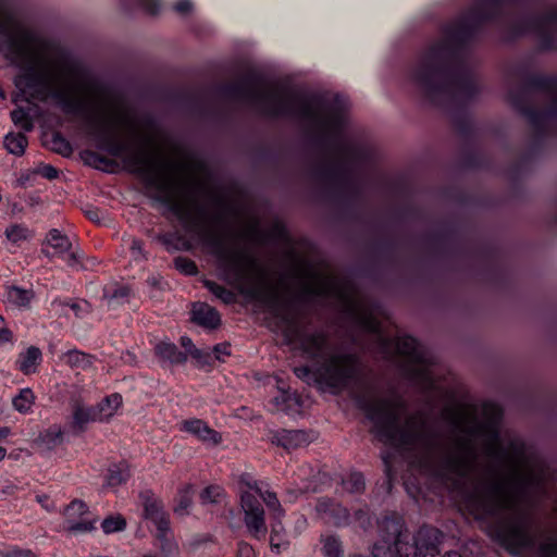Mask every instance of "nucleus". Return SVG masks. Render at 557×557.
Listing matches in <instances>:
<instances>
[{"label":"nucleus","instance_id":"obj_1","mask_svg":"<svg viewBox=\"0 0 557 557\" xmlns=\"http://www.w3.org/2000/svg\"><path fill=\"white\" fill-rule=\"evenodd\" d=\"M25 88L33 99L45 101L51 96L64 113L83 116L85 132L96 143L97 148L114 158H122L131 173L139 175L148 188L156 190L153 199L165 206L187 233L196 235L212 248L224 280L239 287L248 286L242 292L255 298V257L245 249L227 247L218 232L219 227L226 224L230 209L224 198H213L219 208L213 214L195 199H178L177 190L183 184L174 175L173 164L162 161L144 147L131 149L126 143L119 140L115 111L106 115L99 114L88 99L67 90H55L50 94V82L41 73H27Z\"/></svg>","mask_w":557,"mask_h":557},{"label":"nucleus","instance_id":"obj_2","mask_svg":"<svg viewBox=\"0 0 557 557\" xmlns=\"http://www.w3.org/2000/svg\"><path fill=\"white\" fill-rule=\"evenodd\" d=\"M485 417L483 433L485 455L493 460L483 476L469 494V504L492 521L488 535L508 553L519 557H556L557 541L534 530L528 517L519 509V503L544 483L542 471L533 468L521 470L525 458V444L520 437H511L507 446L500 443L499 424L502 408L493 403L483 406Z\"/></svg>","mask_w":557,"mask_h":557},{"label":"nucleus","instance_id":"obj_3","mask_svg":"<svg viewBox=\"0 0 557 557\" xmlns=\"http://www.w3.org/2000/svg\"><path fill=\"white\" fill-rule=\"evenodd\" d=\"M220 94L255 106L269 117L290 116L306 122L318 133L315 141L324 156L317 166L318 177L343 198L359 197L360 184L352 168L363 160L364 151L344 134L348 106L343 97L329 100L320 95L299 96L286 88H264L261 76L255 72L223 84Z\"/></svg>","mask_w":557,"mask_h":557},{"label":"nucleus","instance_id":"obj_4","mask_svg":"<svg viewBox=\"0 0 557 557\" xmlns=\"http://www.w3.org/2000/svg\"><path fill=\"white\" fill-rule=\"evenodd\" d=\"M357 405L372 422L371 432L381 443L408 450L421 448L434 465L436 474L455 488L465 487L475 471L478 453L472 438L481 436L484 421L462 426L453 417L451 423L462 435L455 438L451 447L441 441L440 433L429 425L422 411L408 414L401 424V413L407 405L399 395L376 398L361 395L357 398Z\"/></svg>","mask_w":557,"mask_h":557},{"label":"nucleus","instance_id":"obj_5","mask_svg":"<svg viewBox=\"0 0 557 557\" xmlns=\"http://www.w3.org/2000/svg\"><path fill=\"white\" fill-rule=\"evenodd\" d=\"M277 317L285 325L283 330L285 342L297 343L308 358L321 360L313 370L309 366L294 368L298 379L307 383L313 380L335 392L347 389L360 380L362 364L356 354L331 351V343L325 331L307 332L304 325L287 312L277 313Z\"/></svg>","mask_w":557,"mask_h":557},{"label":"nucleus","instance_id":"obj_6","mask_svg":"<svg viewBox=\"0 0 557 557\" xmlns=\"http://www.w3.org/2000/svg\"><path fill=\"white\" fill-rule=\"evenodd\" d=\"M519 85L509 89V101L530 124L535 141H541L557 125V75L530 74L517 70Z\"/></svg>","mask_w":557,"mask_h":557},{"label":"nucleus","instance_id":"obj_7","mask_svg":"<svg viewBox=\"0 0 557 557\" xmlns=\"http://www.w3.org/2000/svg\"><path fill=\"white\" fill-rule=\"evenodd\" d=\"M379 540L372 546L373 557H446L440 545L444 534L431 525H422L411 536L401 517L386 516L379 521Z\"/></svg>","mask_w":557,"mask_h":557},{"label":"nucleus","instance_id":"obj_8","mask_svg":"<svg viewBox=\"0 0 557 557\" xmlns=\"http://www.w3.org/2000/svg\"><path fill=\"white\" fill-rule=\"evenodd\" d=\"M358 322L364 331L377 338L384 352H389L394 347L396 352L404 358L400 372L406 380L422 393H431L435 389L433 367L436 363V358L430 350L409 335L397 336L395 341L386 337L381 330V323L370 313L359 314Z\"/></svg>","mask_w":557,"mask_h":557},{"label":"nucleus","instance_id":"obj_9","mask_svg":"<svg viewBox=\"0 0 557 557\" xmlns=\"http://www.w3.org/2000/svg\"><path fill=\"white\" fill-rule=\"evenodd\" d=\"M510 30L515 36L534 33L543 50H552L557 46V8L545 12H532L510 21Z\"/></svg>","mask_w":557,"mask_h":557},{"label":"nucleus","instance_id":"obj_10","mask_svg":"<svg viewBox=\"0 0 557 557\" xmlns=\"http://www.w3.org/2000/svg\"><path fill=\"white\" fill-rule=\"evenodd\" d=\"M240 506L244 511V524L251 539L265 540L268 525L265 512L258 497L249 491L240 493Z\"/></svg>","mask_w":557,"mask_h":557},{"label":"nucleus","instance_id":"obj_11","mask_svg":"<svg viewBox=\"0 0 557 557\" xmlns=\"http://www.w3.org/2000/svg\"><path fill=\"white\" fill-rule=\"evenodd\" d=\"M315 510L326 522L337 528L348 527L351 523L349 510L330 498L319 499Z\"/></svg>","mask_w":557,"mask_h":557},{"label":"nucleus","instance_id":"obj_12","mask_svg":"<svg viewBox=\"0 0 557 557\" xmlns=\"http://www.w3.org/2000/svg\"><path fill=\"white\" fill-rule=\"evenodd\" d=\"M144 506V516L146 519L153 522L157 529L164 530L169 527L170 518L164 511V506L150 490L143 491L139 494Z\"/></svg>","mask_w":557,"mask_h":557},{"label":"nucleus","instance_id":"obj_13","mask_svg":"<svg viewBox=\"0 0 557 557\" xmlns=\"http://www.w3.org/2000/svg\"><path fill=\"white\" fill-rule=\"evenodd\" d=\"M311 441L310 434L302 430H281L272 436V443L286 450L304 447Z\"/></svg>","mask_w":557,"mask_h":557},{"label":"nucleus","instance_id":"obj_14","mask_svg":"<svg viewBox=\"0 0 557 557\" xmlns=\"http://www.w3.org/2000/svg\"><path fill=\"white\" fill-rule=\"evenodd\" d=\"M190 320L195 324L209 330H215L221 324L218 310L205 302L194 304Z\"/></svg>","mask_w":557,"mask_h":557},{"label":"nucleus","instance_id":"obj_15","mask_svg":"<svg viewBox=\"0 0 557 557\" xmlns=\"http://www.w3.org/2000/svg\"><path fill=\"white\" fill-rule=\"evenodd\" d=\"M242 482L247 485L249 492L253 491L273 512L272 517L284 518L285 510L283 509L276 494L270 491H263L261 483L252 480L249 475L243 476Z\"/></svg>","mask_w":557,"mask_h":557},{"label":"nucleus","instance_id":"obj_16","mask_svg":"<svg viewBox=\"0 0 557 557\" xmlns=\"http://www.w3.org/2000/svg\"><path fill=\"white\" fill-rule=\"evenodd\" d=\"M183 430L195 435L202 442L212 443L214 445L219 444L222 440L216 431L199 419L185 420L183 422Z\"/></svg>","mask_w":557,"mask_h":557},{"label":"nucleus","instance_id":"obj_17","mask_svg":"<svg viewBox=\"0 0 557 557\" xmlns=\"http://www.w3.org/2000/svg\"><path fill=\"white\" fill-rule=\"evenodd\" d=\"M282 520L283 518L272 517L270 523V547L275 554H281L288 549L290 545V541Z\"/></svg>","mask_w":557,"mask_h":557},{"label":"nucleus","instance_id":"obj_18","mask_svg":"<svg viewBox=\"0 0 557 557\" xmlns=\"http://www.w3.org/2000/svg\"><path fill=\"white\" fill-rule=\"evenodd\" d=\"M156 356L170 364H183L187 361V354L181 351L172 342L162 341L154 346Z\"/></svg>","mask_w":557,"mask_h":557},{"label":"nucleus","instance_id":"obj_19","mask_svg":"<svg viewBox=\"0 0 557 557\" xmlns=\"http://www.w3.org/2000/svg\"><path fill=\"white\" fill-rule=\"evenodd\" d=\"M41 351L35 346L28 347L24 352L18 355L16 360L17 369L28 375L36 371V367L41 361Z\"/></svg>","mask_w":557,"mask_h":557},{"label":"nucleus","instance_id":"obj_20","mask_svg":"<svg viewBox=\"0 0 557 557\" xmlns=\"http://www.w3.org/2000/svg\"><path fill=\"white\" fill-rule=\"evenodd\" d=\"M63 442V432L60 426L52 425L45 431L40 432L36 443L44 449L51 450Z\"/></svg>","mask_w":557,"mask_h":557},{"label":"nucleus","instance_id":"obj_21","mask_svg":"<svg viewBox=\"0 0 557 557\" xmlns=\"http://www.w3.org/2000/svg\"><path fill=\"white\" fill-rule=\"evenodd\" d=\"M156 539L164 557H176L178 555V545L171 535L170 525L164 530L157 529Z\"/></svg>","mask_w":557,"mask_h":557},{"label":"nucleus","instance_id":"obj_22","mask_svg":"<svg viewBox=\"0 0 557 557\" xmlns=\"http://www.w3.org/2000/svg\"><path fill=\"white\" fill-rule=\"evenodd\" d=\"M131 471L129 467L126 462L122 461L115 465H112L108 469L107 474V485L110 487L120 486L129 479Z\"/></svg>","mask_w":557,"mask_h":557},{"label":"nucleus","instance_id":"obj_23","mask_svg":"<svg viewBox=\"0 0 557 557\" xmlns=\"http://www.w3.org/2000/svg\"><path fill=\"white\" fill-rule=\"evenodd\" d=\"M7 300L16 307H28L34 298L33 289H26L18 286H8L5 293Z\"/></svg>","mask_w":557,"mask_h":557},{"label":"nucleus","instance_id":"obj_24","mask_svg":"<svg viewBox=\"0 0 557 557\" xmlns=\"http://www.w3.org/2000/svg\"><path fill=\"white\" fill-rule=\"evenodd\" d=\"M3 145L9 153L21 157L25 152L28 140L23 133H9L4 136Z\"/></svg>","mask_w":557,"mask_h":557},{"label":"nucleus","instance_id":"obj_25","mask_svg":"<svg viewBox=\"0 0 557 557\" xmlns=\"http://www.w3.org/2000/svg\"><path fill=\"white\" fill-rule=\"evenodd\" d=\"M99 416L97 409L76 404L73 410V425L82 430L88 422L99 420Z\"/></svg>","mask_w":557,"mask_h":557},{"label":"nucleus","instance_id":"obj_26","mask_svg":"<svg viewBox=\"0 0 557 557\" xmlns=\"http://www.w3.org/2000/svg\"><path fill=\"white\" fill-rule=\"evenodd\" d=\"M122 405V396L117 393L111 394L99 403L97 410L99 412V420L110 418L114 414L117 408Z\"/></svg>","mask_w":557,"mask_h":557},{"label":"nucleus","instance_id":"obj_27","mask_svg":"<svg viewBox=\"0 0 557 557\" xmlns=\"http://www.w3.org/2000/svg\"><path fill=\"white\" fill-rule=\"evenodd\" d=\"M129 295V287L124 285L115 287L113 289H103V299L107 300L109 307H114L115 305H122L126 302L128 300Z\"/></svg>","mask_w":557,"mask_h":557},{"label":"nucleus","instance_id":"obj_28","mask_svg":"<svg viewBox=\"0 0 557 557\" xmlns=\"http://www.w3.org/2000/svg\"><path fill=\"white\" fill-rule=\"evenodd\" d=\"M35 396L30 388H23L13 397L12 406L20 413H28L34 404Z\"/></svg>","mask_w":557,"mask_h":557},{"label":"nucleus","instance_id":"obj_29","mask_svg":"<svg viewBox=\"0 0 557 557\" xmlns=\"http://www.w3.org/2000/svg\"><path fill=\"white\" fill-rule=\"evenodd\" d=\"M47 243L55 249L58 253H64L67 252L71 247L72 243L69 239L67 236L63 235L59 230L52 228L49 231L47 235Z\"/></svg>","mask_w":557,"mask_h":557},{"label":"nucleus","instance_id":"obj_30","mask_svg":"<svg viewBox=\"0 0 557 557\" xmlns=\"http://www.w3.org/2000/svg\"><path fill=\"white\" fill-rule=\"evenodd\" d=\"M225 497V490L220 485H209L205 487L199 495L202 505L221 504Z\"/></svg>","mask_w":557,"mask_h":557},{"label":"nucleus","instance_id":"obj_31","mask_svg":"<svg viewBox=\"0 0 557 557\" xmlns=\"http://www.w3.org/2000/svg\"><path fill=\"white\" fill-rule=\"evenodd\" d=\"M66 363L72 368L87 369L90 368L94 363L95 357L79 351V350H70L65 355Z\"/></svg>","mask_w":557,"mask_h":557},{"label":"nucleus","instance_id":"obj_32","mask_svg":"<svg viewBox=\"0 0 557 557\" xmlns=\"http://www.w3.org/2000/svg\"><path fill=\"white\" fill-rule=\"evenodd\" d=\"M203 286L210 293H212L216 298L222 300L225 305H231V304L235 302V300H236V296L232 290L227 289L226 287H224L213 281L205 280Z\"/></svg>","mask_w":557,"mask_h":557},{"label":"nucleus","instance_id":"obj_33","mask_svg":"<svg viewBox=\"0 0 557 557\" xmlns=\"http://www.w3.org/2000/svg\"><path fill=\"white\" fill-rule=\"evenodd\" d=\"M321 542L324 557H343V545L337 535H327Z\"/></svg>","mask_w":557,"mask_h":557},{"label":"nucleus","instance_id":"obj_34","mask_svg":"<svg viewBox=\"0 0 557 557\" xmlns=\"http://www.w3.org/2000/svg\"><path fill=\"white\" fill-rule=\"evenodd\" d=\"M50 149L53 152L66 158L73 153V148L70 141L59 132L52 134L50 140Z\"/></svg>","mask_w":557,"mask_h":557},{"label":"nucleus","instance_id":"obj_35","mask_svg":"<svg viewBox=\"0 0 557 557\" xmlns=\"http://www.w3.org/2000/svg\"><path fill=\"white\" fill-rule=\"evenodd\" d=\"M12 122L21 127L24 132H32L34 128V123L28 114V112L23 108H16L11 112Z\"/></svg>","mask_w":557,"mask_h":557},{"label":"nucleus","instance_id":"obj_36","mask_svg":"<svg viewBox=\"0 0 557 557\" xmlns=\"http://www.w3.org/2000/svg\"><path fill=\"white\" fill-rule=\"evenodd\" d=\"M344 488L351 493H361L366 487L364 476L360 472L350 473L345 480H343Z\"/></svg>","mask_w":557,"mask_h":557},{"label":"nucleus","instance_id":"obj_37","mask_svg":"<svg viewBox=\"0 0 557 557\" xmlns=\"http://www.w3.org/2000/svg\"><path fill=\"white\" fill-rule=\"evenodd\" d=\"M5 236L10 242L18 244L20 242L30 239L33 234L26 226L15 224L5 230Z\"/></svg>","mask_w":557,"mask_h":557},{"label":"nucleus","instance_id":"obj_38","mask_svg":"<svg viewBox=\"0 0 557 557\" xmlns=\"http://www.w3.org/2000/svg\"><path fill=\"white\" fill-rule=\"evenodd\" d=\"M0 557H38V555L29 548L0 544Z\"/></svg>","mask_w":557,"mask_h":557},{"label":"nucleus","instance_id":"obj_39","mask_svg":"<svg viewBox=\"0 0 557 557\" xmlns=\"http://www.w3.org/2000/svg\"><path fill=\"white\" fill-rule=\"evenodd\" d=\"M102 531L106 534L121 532L126 528V520L121 516H109L101 522Z\"/></svg>","mask_w":557,"mask_h":557},{"label":"nucleus","instance_id":"obj_40","mask_svg":"<svg viewBox=\"0 0 557 557\" xmlns=\"http://www.w3.org/2000/svg\"><path fill=\"white\" fill-rule=\"evenodd\" d=\"M157 239L165 247L169 252L177 251L181 245L185 244L183 237L177 233L159 234Z\"/></svg>","mask_w":557,"mask_h":557},{"label":"nucleus","instance_id":"obj_41","mask_svg":"<svg viewBox=\"0 0 557 557\" xmlns=\"http://www.w3.org/2000/svg\"><path fill=\"white\" fill-rule=\"evenodd\" d=\"M372 520L373 517L368 506L356 509L351 516V522L354 521L364 531L372 528Z\"/></svg>","mask_w":557,"mask_h":557},{"label":"nucleus","instance_id":"obj_42","mask_svg":"<svg viewBox=\"0 0 557 557\" xmlns=\"http://www.w3.org/2000/svg\"><path fill=\"white\" fill-rule=\"evenodd\" d=\"M174 267L181 273L185 275H196L198 273V268L191 259L187 257L178 256L174 259Z\"/></svg>","mask_w":557,"mask_h":557},{"label":"nucleus","instance_id":"obj_43","mask_svg":"<svg viewBox=\"0 0 557 557\" xmlns=\"http://www.w3.org/2000/svg\"><path fill=\"white\" fill-rule=\"evenodd\" d=\"M191 503L190 486H186L178 493L177 504L174 507V511L178 515H186Z\"/></svg>","mask_w":557,"mask_h":557},{"label":"nucleus","instance_id":"obj_44","mask_svg":"<svg viewBox=\"0 0 557 557\" xmlns=\"http://www.w3.org/2000/svg\"><path fill=\"white\" fill-rule=\"evenodd\" d=\"M83 157L85 159V162L89 165H94L96 169H99L98 164H103L106 166L115 164V161L112 159H109L104 156H101L95 151L86 150L83 152Z\"/></svg>","mask_w":557,"mask_h":557},{"label":"nucleus","instance_id":"obj_45","mask_svg":"<svg viewBox=\"0 0 557 557\" xmlns=\"http://www.w3.org/2000/svg\"><path fill=\"white\" fill-rule=\"evenodd\" d=\"M189 356L197 361L199 367H210L214 360L210 351L198 348L193 349Z\"/></svg>","mask_w":557,"mask_h":557},{"label":"nucleus","instance_id":"obj_46","mask_svg":"<svg viewBox=\"0 0 557 557\" xmlns=\"http://www.w3.org/2000/svg\"><path fill=\"white\" fill-rule=\"evenodd\" d=\"M88 511L87 505L79 499L73 500L65 509V515L69 519L81 517Z\"/></svg>","mask_w":557,"mask_h":557},{"label":"nucleus","instance_id":"obj_47","mask_svg":"<svg viewBox=\"0 0 557 557\" xmlns=\"http://www.w3.org/2000/svg\"><path fill=\"white\" fill-rule=\"evenodd\" d=\"M132 2L134 5L151 15L157 14L161 8V0H132Z\"/></svg>","mask_w":557,"mask_h":557},{"label":"nucleus","instance_id":"obj_48","mask_svg":"<svg viewBox=\"0 0 557 557\" xmlns=\"http://www.w3.org/2000/svg\"><path fill=\"white\" fill-rule=\"evenodd\" d=\"M94 529V522L91 521L72 522L69 525V531L72 533L89 532Z\"/></svg>","mask_w":557,"mask_h":557},{"label":"nucleus","instance_id":"obj_49","mask_svg":"<svg viewBox=\"0 0 557 557\" xmlns=\"http://www.w3.org/2000/svg\"><path fill=\"white\" fill-rule=\"evenodd\" d=\"M36 173L40 174L42 177L50 180V181L57 178L59 175L58 170L50 164L39 165Z\"/></svg>","mask_w":557,"mask_h":557},{"label":"nucleus","instance_id":"obj_50","mask_svg":"<svg viewBox=\"0 0 557 557\" xmlns=\"http://www.w3.org/2000/svg\"><path fill=\"white\" fill-rule=\"evenodd\" d=\"M174 10L178 14H188L193 10V2L190 0H178L174 5Z\"/></svg>","mask_w":557,"mask_h":557},{"label":"nucleus","instance_id":"obj_51","mask_svg":"<svg viewBox=\"0 0 557 557\" xmlns=\"http://www.w3.org/2000/svg\"><path fill=\"white\" fill-rule=\"evenodd\" d=\"M237 557H253V548L245 542L238 544Z\"/></svg>","mask_w":557,"mask_h":557},{"label":"nucleus","instance_id":"obj_52","mask_svg":"<svg viewBox=\"0 0 557 557\" xmlns=\"http://www.w3.org/2000/svg\"><path fill=\"white\" fill-rule=\"evenodd\" d=\"M213 352H214V359L216 360H220V356L221 355H226L228 356L231 354L230 351V344L227 343H221V344H216L214 347H213Z\"/></svg>","mask_w":557,"mask_h":557},{"label":"nucleus","instance_id":"obj_53","mask_svg":"<svg viewBox=\"0 0 557 557\" xmlns=\"http://www.w3.org/2000/svg\"><path fill=\"white\" fill-rule=\"evenodd\" d=\"M12 332L5 326L3 318L0 315V344L10 342Z\"/></svg>","mask_w":557,"mask_h":557},{"label":"nucleus","instance_id":"obj_54","mask_svg":"<svg viewBox=\"0 0 557 557\" xmlns=\"http://www.w3.org/2000/svg\"><path fill=\"white\" fill-rule=\"evenodd\" d=\"M212 541H213V539H212V536L210 534L198 535V536H196L194 539L191 545L195 548H197V547H199L201 545H205V544H207L209 542H212Z\"/></svg>","mask_w":557,"mask_h":557},{"label":"nucleus","instance_id":"obj_55","mask_svg":"<svg viewBox=\"0 0 557 557\" xmlns=\"http://www.w3.org/2000/svg\"><path fill=\"white\" fill-rule=\"evenodd\" d=\"M181 345H182V347L185 348V352L187 354V356L190 355V351L193 349H196L191 338L188 337V336H182L181 337Z\"/></svg>","mask_w":557,"mask_h":557},{"label":"nucleus","instance_id":"obj_56","mask_svg":"<svg viewBox=\"0 0 557 557\" xmlns=\"http://www.w3.org/2000/svg\"><path fill=\"white\" fill-rule=\"evenodd\" d=\"M382 459H383V462H384V471H385V474H386V478H387V482H388V485H391L392 467H391V462L388 460V456H383Z\"/></svg>","mask_w":557,"mask_h":557},{"label":"nucleus","instance_id":"obj_57","mask_svg":"<svg viewBox=\"0 0 557 557\" xmlns=\"http://www.w3.org/2000/svg\"><path fill=\"white\" fill-rule=\"evenodd\" d=\"M70 307L78 318L83 317V313L88 311L87 309H84L83 306L78 302H73L70 305Z\"/></svg>","mask_w":557,"mask_h":557},{"label":"nucleus","instance_id":"obj_58","mask_svg":"<svg viewBox=\"0 0 557 557\" xmlns=\"http://www.w3.org/2000/svg\"><path fill=\"white\" fill-rule=\"evenodd\" d=\"M307 527V519L305 516H299L297 521H296V524H295V529L298 530V532L300 533L302 530H305Z\"/></svg>","mask_w":557,"mask_h":557},{"label":"nucleus","instance_id":"obj_59","mask_svg":"<svg viewBox=\"0 0 557 557\" xmlns=\"http://www.w3.org/2000/svg\"><path fill=\"white\" fill-rule=\"evenodd\" d=\"M99 214H100V212L98 209H90V210L86 211V215L88 216V219L91 221H95V222L100 221Z\"/></svg>","mask_w":557,"mask_h":557},{"label":"nucleus","instance_id":"obj_60","mask_svg":"<svg viewBox=\"0 0 557 557\" xmlns=\"http://www.w3.org/2000/svg\"><path fill=\"white\" fill-rule=\"evenodd\" d=\"M37 502L47 510H50V507L48 505L49 496L47 495H37L36 496Z\"/></svg>","mask_w":557,"mask_h":557},{"label":"nucleus","instance_id":"obj_61","mask_svg":"<svg viewBox=\"0 0 557 557\" xmlns=\"http://www.w3.org/2000/svg\"><path fill=\"white\" fill-rule=\"evenodd\" d=\"M131 249H132L133 251H138V252H140V251H141V249H143V242H141V240H139V239H133V242H132V246H131Z\"/></svg>","mask_w":557,"mask_h":557},{"label":"nucleus","instance_id":"obj_62","mask_svg":"<svg viewBox=\"0 0 557 557\" xmlns=\"http://www.w3.org/2000/svg\"><path fill=\"white\" fill-rule=\"evenodd\" d=\"M305 294H306V295L313 296V295H320V292H319L317 288H314V287L307 286V287L305 288Z\"/></svg>","mask_w":557,"mask_h":557},{"label":"nucleus","instance_id":"obj_63","mask_svg":"<svg viewBox=\"0 0 557 557\" xmlns=\"http://www.w3.org/2000/svg\"><path fill=\"white\" fill-rule=\"evenodd\" d=\"M10 434V429L8 426L0 428V441L4 440Z\"/></svg>","mask_w":557,"mask_h":557},{"label":"nucleus","instance_id":"obj_64","mask_svg":"<svg viewBox=\"0 0 557 557\" xmlns=\"http://www.w3.org/2000/svg\"><path fill=\"white\" fill-rule=\"evenodd\" d=\"M66 67L71 74H78V69L75 64L69 63V64H66Z\"/></svg>","mask_w":557,"mask_h":557}]
</instances>
